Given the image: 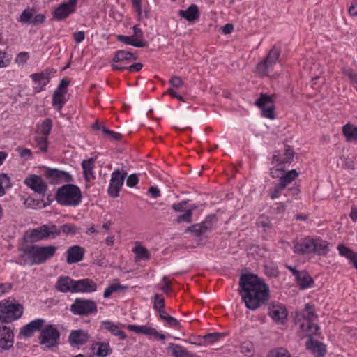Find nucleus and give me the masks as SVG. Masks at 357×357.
Returning a JSON list of instances; mask_svg holds the SVG:
<instances>
[{"mask_svg":"<svg viewBox=\"0 0 357 357\" xmlns=\"http://www.w3.org/2000/svg\"><path fill=\"white\" fill-rule=\"evenodd\" d=\"M294 158V151L288 148L284 153L275 151L273 155L272 165L270 169V174L273 178H279L280 181L274 185L269 190V196L272 199L278 198L287 187L299 175L295 170L285 171V165L290 164Z\"/></svg>","mask_w":357,"mask_h":357,"instance_id":"nucleus-1","label":"nucleus"},{"mask_svg":"<svg viewBox=\"0 0 357 357\" xmlns=\"http://www.w3.org/2000/svg\"><path fill=\"white\" fill-rule=\"evenodd\" d=\"M240 295L245 307L255 310L269 298V288L256 275L244 273L239 281Z\"/></svg>","mask_w":357,"mask_h":357,"instance_id":"nucleus-2","label":"nucleus"},{"mask_svg":"<svg viewBox=\"0 0 357 357\" xmlns=\"http://www.w3.org/2000/svg\"><path fill=\"white\" fill-rule=\"evenodd\" d=\"M316 318L312 307L308 303L305 305L303 312L296 314V319L301 323L300 328L303 335L311 337L317 333L319 327L314 322ZM306 347L316 357H322L326 351L323 343L312 338L309 339Z\"/></svg>","mask_w":357,"mask_h":357,"instance_id":"nucleus-3","label":"nucleus"},{"mask_svg":"<svg viewBox=\"0 0 357 357\" xmlns=\"http://www.w3.org/2000/svg\"><path fill=\"white\" fill-rule=\"evenodd\" d=\"M293 251L299 255L312 253L325 255L329 251V243L319 237L307 236L294 242Z\"/></svg>","mask_w":357,"mask_h":357,"instance_id":"nucleus-4","label":"nucleus"},{"mask_svg":"<svg viewBox=\"0 0 357 357\" xmlns=\"http://www.w3.org/2000/svg\"><path fill=\"white\" fill-rule=\"evenodd\" d=\"M56 250L57 248L54 245H31L23 248V253L30 260L31 264H41L51 259Z\"/></svg>","mask_w":357,"mask_h":357,"instance_id":"nucleus-5","label":"nucleus"},{"mask_svg":"<svg viewBox=\"0 0 357 357\" xmlns=\"http://www.w3.org/2000/svg\"><path fill=\"white\" fill-rule=\"evenodd\" d=\"M81 191L78 187L66 184L59 188L56 192V201L61 205L76 206L81 201Z\"/></svg>","mask_w":357,"mask_h":357,"instance_id":"nucleus-6","label":"nucleus"},{"mask_svg":"<svg viewBox=\"0 0 357 357\" xmlns=\"http://www.w3.org/2000/svg\"><path fill=\"white\" fill-rule=\"evenodd\" d=\"M59 234L60 230L56 225L49 224L28 230L25 234V238L28 241L33 243L48 238L54 239Z\"/></svg>","mask_w":357,"mask_h":357,"instance_id":"nucleus-7","label":"nucleus"},{"mask_svg":"<svg viewBox=\"0 0 357 357\" xmlns=\"http://www.w3.org/2000/svg\"><path fill=\"white\" fill-rule=\"evenodd\" d=\"M23 306L13 301L4 299L0 302V312L7 323L20 319L23 314Z\"/></svg>","mask_w":357,"mask_h":357,"instance_id":"nucleus-8","label":"nucleus"},{"mask_svg":"<svg viewBox=\"0 0 357 357\" xmlns=\"http://www.w3.org/2000/svg\"><path fill=\"white\" fill-rule=\"evenodd\" d=\"M279 56L280 50L273 47L265 59L257 65L256 73L260 76H268L272 72L273 66L277 63Z\"/></svg>","mask_w":357,"mask_h":357,"instance_id":"nucleus-9","label":"nucleus"},{"mask_svg":"<svg viewBox=\"0 0 357 357\" xmlns=\"http://www.w3.org/2000/svg\"><path fill=\"white\" fill-rule=\"evenodd\" d=\"M127 329L135 334H142L151 338L163 341L165 340V335L158 331L155 327L151 324H146L144 325L137 324H128L126 326Z\"/></svg>","mask_w":357,"mask_h":357,"instance_id":"nucleus-10","label":"nucleus"},{"mask_svg":"<svg viewBox=\"0 0 357 357\" xmlns=\"http://www.w3.org/2000/svg\"><path fill=\"white\" fill-rule=\"evenodd\" d=\"M59 337V331L52 325H47L40 332V343L47 348H52L58 345Z\"/></svg>","mask_w":357,"mask_h":357,"instance_id":"nucleus-11","label":"nucleus"},{"mask_svg":"<svg viewBox=\"0 0 357 357\" xmlns=\"http://www.w3.org/2000/svg\"><path fill=\"white\" fill-rule=\"evenodd\" d=\"M255 104L261 109L262 116L269 119L275 118V105L272 96L261 94Z\"/></svg>","mask_w":357,"mask_h":357,"instance_id":"nucleus-12","label":"nucleus"},{"mask_svg":"<svg viewBox=\"0 0 357 357\" xmlns=\"http://www.w3.org/2000/svg\"><path fill=\"white\" fill-rule=\"evenodd\" d=\"M126 172L119 169L114 171L111 175V179L108 188V193L113 198L118 197L119 192L123 185Z\"/></svg>","mask_w":357,"mask_h":357,"instance_id":"nucleus-13","label":"nucleus"},{"mask_svg":"<svg viewBox=\"0 0 357 357\" xmlns=\"http://www.w3.org/2000/svg\"><path fill=\"white\" fill-rule=\"evenodd\" d=\"M268 314L275 323L284 324L287 320L288 312L283 304L273 302L268 307Z\"/></svg>","mask_w":357,"mask_h":357,"instance_id":"nucleus-14","label":"nucleus"},{"mask_svg":"<svg viewBox=\"0 0 357 357\" xmlns=\"http://www.w3.org/2000/svg\"><path fill=\"white\" fill-rule=\"evenodd\" d=\"M77 0H69L59 5L54 11L53 17L58 20H62L73 13L76 8Z\"/></svg>","mask_w":357,"mask_h":357,"instance_id":"nucleus-15","label":"nucleus"},{"mask_svg":"<svg viewBox=\"0 0 357 357\" xmlns=\"http://www.w3.org/2000/svg\"><path fill=\"white\" fill-rule=\"evenodd\" d=\"M45 20V15L41 13L38 14L34 10L26 8L21 13L18 21L23 24L29 23L36 25L42 24Z\"/></svg>","mask_w":357,"mask_h":357,"instance_id":"nucleus-16","label":"nucleus"},{"mask_svg":"<svg viewBox=\"0 0 357 357\" xmlns=\"http://www.w3.org/2000/svg\"><path fill=\"white\" fill-rule=\"evenodd\" d=\"M14 343L13 331L8 326H3L0 329V352L9 350Z\"/></svg>","mask_w":357,"mask_h":357,"instance_id":"nucleus-17","label":"nucleus"},{"mask_svg":"<svg viewBox=\"0 0 357 357\" xmlns=\"http://www.w3.org/2000/svg\"><path fill=\"white\" fill-rule=\"evenodd\" d=\"M25 184L36 192L43 194L46 192L47 185L43 179L37 175H32L26 178L24 181Z\"/></svg>","mask_w":357,"mask_h":357,"instance_id":"nucleus-18","label":"nucleus"},{"mask_svg":"<svg viewBox=\"0 0 357 357\" xmlns=\"http://www.w3.org/2000/svg\"><path fill=\"white\" fill-rule=\"evenodd\" d=\"M46 176L52 183L68 182L72 180L71 176L68 172L56 169H47L46 172Z\"/></svg>","mask_w":357,"mask_h":357,"instance_id":"nucleus-19","label":"nucleus"},{"mask_svg":"<svg viewBox=\"0 0 357 357\" xmlns=\"http://www.w3.org/2000/svg\"><path fill=\"white\" fill-rule=\"evenodd\" d=\"M84 252V249L78 245L68 248L66 252V262L72 264L80 261L83 259Z\"/></svg>","mask_w":357,"mask_h":357,"instance_id":"nucleus-20","label":"nucleus"},{"mask_svg":"<svg viewBox=\"0 0 357 357\" xmlns=\"http://www.w3.org/2000/svg\"><path fill=\"white\" fill-rule=\"evenodd\" d=\"M44 324L45 320L43 319H35L23 326L20 329V335L25 337H29L32 336L35 332L40 330Z\"/></svg>","mask_w":357,"mask_h":357,"instance_id":"nucleus-21","label":"nucleus"},{"mask_svg":"<svg viewBox=\"0 0 357 357\" xmlns=\"http://www.w3.org/2000/svg\"><path fill=\"white\" fill-rule=\"evenodd\" d=\"M70 310L74 314L84 315L89 312V301L80 298L75 299L70 306Z\"/></svg>","mask_w":357,"mask_h":357,"instance_id":"nucleus-22","label":"nucleus"},{"mask_svg":"<svg viewBox=\"0 0 357 357\" xmlns=\"http://www.w3.org/2000/svg\"><path fill=\"white\" fill-rule=\"evenodd\" d=\"M31 78L34 84L37 85V86L35 87V91L36 92L41 91L44 86L50 82L49 73L47 71L31 74Z\"/></svg>","mask_w":357,"mask_h":357,"instance_id":"nucleus-23","label":"nucleus"},{"mask_svg":"<svg viewBox=\"0 0 357 357\" xmlns=\"http://www.w3.org/2000/svg\"><path fill=\"white\" fill-rule=\"evenodd\" d=\"M100 327L103 329L107 330L113 335L118 337L119 340H125L127 337L125 333L119 328V326L110 321H102L101 322Z\"/></svg>","mask_w":357,"mask_h":357,"instance_id":"nucleus-24","label":"nucleus"},{"mask_svg":"<svg viewBox=\"0 0 357 357\" xmlns=\"http://www.w3.org/2000/svg\"><path fill=\"white\" fill-rule=\"evenodd\" d=\"M179 15L189 22H193L199 17V10L196 4L190 5L186 10H180Z\"/></svg>","mask_w":357,"mask_h":357,"instance_id":"nucleus-25","label":"nucleus"},{"mask_svg":"<svg viewBox=\"0 0 357 357\" xmlns=\"http://www.w3.org/2000/svg\"><path fill=\"white\" fill-rule=\"evenodd\" d=\"M92 350L96 357H107L112 353L109 344L105 342H98L93 344Z\"/></svg>","mask_w":357,"mask_h":357,"instance_id":"nucleus-26","label":"nucleus"},{"mask_svg":"<svg viewBox=\"0 0 357 357\" xmlns=\"http://www.w3.org/2000/svg\"><path fill=\"white\" fill-rule=\"evenodd\" d=\"M88 340L87 333L82 330H75L70 333L68 341L72 346L82 344Z\"/></svg>","mask_w":357,"mask_h":357,"instance_id":"nucleus-27","label":"nucleus"},{"mask_svg":"<svg viewBox=\"0 0 357 357\" xmlns=\"http://www.w3.org/2000/svg\"><path fill=\"white\" fill-rule=\"evenodd\" d=\"M132 251L135 255L136 261H147L150 258L149 250L138 241L135 243Z\"/></svg>","mask_w":357,"mask_h":357,"instance_id":"nucleus-28","label":"nucleus"},{"mask_svg":"<svg viewBox=\"0 0 357 357\" xmlns=\"http://www.w3.org/2000/svg\"><path fill=\"white\" fill-rule=\"evenodd\" d=\"M74 280L68 276L61 277L56 284V288L61 292L73 293Z\"/></svg>","mask_w":357,"mask_h":357,"instance_id":"nucleus-29","label":"nucleus"},{"mask_svg":"<svg viewBox=\"0 0 357 357\" xmlns=\"http://www.w3.org/2000/svg\"><path fill=\"white\" fill-rule=\"evenodd\" d=\"M296 282L301 289H305L310 288L313 284V280L311 276L305 271H301L298 276L295 278Z\"/></svg>","mask_w":357,"mask_h":357,"instance_id":"nucleus-30","label":"nucleus"},{"mask_svg":"<svg viewBox=\"0 0 357 357\" xmlns=\"http://www.w3.org/2000/svg\"><path fill=\"white\" fill-rule=\"evenodd\" d=\"M342 132L347 141H357V126L347 123L343 126Z\"/></svg>","mask_w":357,"mask_h":357,"instance_id":"nucleus-31","label":"nucleus"},{"mask_svg":"<svg viewBox=\"0 0 357 357\" xmlns=\"http://www.w3.org/2000/svg\"><path fill=\"white\" fill-rule=\"evenodd\" d=\"M113 59L115 62L121 61L127 64L128 61L135 60L136 57L130 52L119 50L116 52Z\"/></svg>","mask_w":357,"mask_h":357,"instance_id":"nucleus-32","label":"nucleus"},{"mask_svg":"<svg viewBox=\"0 0 357 357\" xmlns=\"http://www.w3.org/2000/svg\"><path fill=\"white\" fill-rule=\"evenodd\" d=\"M118 39L119 41L122 42L124 44L132 45L137 47H144L146 46V43L144 41H139L135 40L133 37L119 35L118 36Z\"/></svg>","mask_w":357,"mask_h":357,"instance_id":"nucleus-33","label":"nucleus"},{"mask_svg":"<svg viewBox=\"0 0 357 357\" xmlns=\"http://www.w3.org/2000/svg\"><path fill=\"white\" fill-rule=\"evenodd\" d=\"M52 120L47 119L40 125L38 126L36 135L48 137L52 130Z\"/></svg>","mask_w":357,"mask_h":357,"instance_id":"nucleus-34","label":"nucleus"},{"mask_svg":"<svg viewBox=\"0 0 357 357\" xmlns=\"http://www.w3.org/2000/svg\"><path fill=\"white\" fill-rule=\"evenodd\" d=\"M89 291V280L88 279L74 280L73 293L86 292Z\"/></svg>","mask_w":357,"mask_h":357,"instance_id":"nucleus-35","label":"nucleus"},{"mask_svg":"<svg viewBox=\"0 0 357 357\" xmlns=\"http://www.w3.org/2000/svg\"><path fill=\"white\" fill-rule=\"evenodd\" d=\"M66 102V95L54 92L52 98L53 107L59 112H60Z\"/></svg>","mask_w":357,"mask_h":357,"instance_id":"nucleus-36","label":"nucleus"},{"mask_svg":"<svg viewBox=\"0 0 357 357\" xmlns=\"http://www.w3.org/2000/svg\"><path fill=\"white\" fill-rule=\"evenodd\" d=\"M12 186L10 178L5 174H0V197L6 193V190Z\"/></svg>","mask_w":357,"mask_h":357,"instance_id":"nucleus-37","label":"nucleus"},{"mask_svg":"<svg viewBox=\"0 0 357 357\" xmlns=\"http://www.w3.org/2000/svg\"><path fill=\"white\" fill-rule=\"evenodd\" d=\"M225 337V334L222 333H211L206 334L203 336L204 340V344H212L218 341H219L220 339Z\"/></svg>","mask_w":357,"mask_h":357,"instance_id":"nucleus-38","label":"nucleus"},{"mask_svg":"<svg viewBox=\"0 0 357 357\" xmlns=\"http://www.w3.org/2000/svg\"><path fill=\"white\" fill-rule=\"evenodd\" d=\"M240 351L246 356L254 357L255 347L253 343L250 341L242 342L240 347Z\"/></svg>","mask_w":357,"mask_h":357,"instance_id":"nucleus-39","label":"nucleus"},{"mask_svg":"<svg viewBox=\"0 0 357 357\" xmlns=\"http://www.w3.org/2000/svg\"><path fill=\"white\" fill-rule=\"evenodd\" d=\"M126 289H127L126 287L122 286L118 282L112 283L105 289L103 296L105 298H109L114 292L119 291Z\"/></svg>","mask_w":357,"mask_h":357,"instance_id":"nucleus-40","label":"nucleus"},{"mask_svg":"<svg viewBox=\"0 0 357 357\" xmlns=\"http://www.w3.org/2000/svg\"><path fill=\"white\" fill-rule=\"evenodd\" d=\"M267 357H291L289 351L282 347L275 348L269 351Z\"/></svg>","mask_w":357,"mask_h":357,"instance_id":"nucleus-41","label":"nucleus"},{"mask_svg":"<svg viewBox=\"0 0 357 357\" xmlns=\"http://www.w3.org/2000/svg\"><path fill=\"white\" fill-rule=\"evenodd\" d=\"M37 146L41 151L45 152L47 149V137L36 135L35 137Z\"/></svg>","mask_w":357,"mask_h":357,"instance_id":"nucleus-42","label":"nucleus"},{"mask_svg":"<svg viewBox=\"0 0 357 357\" xmlns=\"http://www.w3.org/2000/svg\"><path fill=\"white\" fill-rule=\"evenodd\" d=\"M169 347L172 348V352L175 357H185L187 355V352L181 346L171 343Z\"/></svg>","mask_w":357,"mask_h":357,"instance_id":"nucleus-43","label":"nucleus"},{"mask_svg":"<svg viewBox=\"0 0 357 357\" xmlns=\"http://www.w3.org/2000/svg\"><path fill=\"white\" fill-rule=\"evenodd\" d=\"M102 134L106 138L110 140L116 141L121 138V135L120 133L109 130L107 128H102Z\"/></svg>","mask_w":357,"mask_h":357,"instance_id":"nucleus-44","label":"nucleus"},{"mask_svg":"<svg viewBox=\"0 0 357 357\" xmlns=\"http://www.w3.org/2000/svg\"><path fill=\"white\" fill-rule=\"evenodd\" d=\"M337 249L338 250L339 255L341 257H345L346 259L354 252L344 244H339L337 247Z\"/></svg>","mask_w":357,"mask_h":357,"instance_id":"nucleus-45","label":"nucleus"},{"mask_svg":"<svg viewBox=\"0 0 357 357\" xmlns=\"http://www.w3.org/2000/svg\"><path fill=\"white\" fill-rule=\"evenodd\" d=\"M165 321L168 327L174 328L175 329H180L181 327L180 321L170 315L166 317Z\"/></svg>","mask_w":357,"mask_h":357,"instance_id":"nucleus-46","label":"nucleus"},{"mask_svg":"<svg viewBox=\"0 0 357 357\" xmlns=\"http://www.w3.org/2000/svg\"><path fill=\"white\" fill-rule=\"evenodd\" d=\"M192 213L191 209H187L184 211L183 214L178 216L177 222H185L187 223H190L191 222Z\"/></svg>","mask_w":357,"mask_h":357,"instance_id":"nucleus-47","label":"nucleus"},{"mask_svg":"<svg viewBox=\"0 0 357 357\" xmlns=\"http://www.w3.org/2000/svg\"><path fill=\"white\" fill-rule=\"evenodd\" d=\"M153 308L155 310L165 308L164 298L158 294L154 295Z\"/></svg>","mask_w":357,"mask_h":357,"instance_id":"nucleus-48","label":"nucleus"},{"mask_svg":"<svg viewBox=\"0 0 357 357\" xmlns=\"http://www.w3.org/2000/svg\"><path fill=\"white\" fill-rule=\"evenodd\" d=\"M70 84V80L68 79H63L59 85L58 86L57 89L54 92H57L59 93L66 94L67 93V88Z\"/></svg>","mask_w":357,"mask_h":357,"instance_id":"nucleus-49","label":"nucleus"},{"mask_svg":"<svg viewBox=\"0 0 357 357\" xmlns=\"http://www.w3.org/2000/svg\"><path fill=\"white\" fill-rule=\"evenodd\" d=\"M343 73L350 79L354 85L357 86V74L351 69H344Z\"/></svg>","mask_w":357,"mask_h":357,"instance_id":"nucleus-50","label":"nucleus"},{"mask_svg":"<svg viewBox=\"0 0 357 357\" xmlns=\"http://www.w3.org/2000/svg\"><path fill=\"white\" fill-rule=\"evenodd\" d=\"M60 233L62 231L66 234H73L76 232V227L70 224H65L61 227Z\"/></svg>","mask_w":357,"mask_h":357,"instance_id":"nucleus-51","label":"nucleus"},{"mask_svg":"<svg viewBox=\"0 0 357 357\" xmlns=\"http://www.w3.org/2000/svg\"><path fill=\"white\" fill-rule=\"evenodd\" d=\"M139 182L138 176L136 174H132L126 179V185L130 188H134Z\"/></svg>","mask_w":357,"mask_h":357,"instance_id":"nucleus-52","label":"nucleus"},{"mask_svg":"<svg viewBox=\"0 0 357 357\" xmlns=\"http://www.w3.org/2000/svg\"><path fill=\"white\" fill-rule=\"evenodd\" d=\"M29 54L27 52H20L17 54L15 62L19 65H24L29 59Z\"/></svg>","mask_w":357,"mask_h":357,"instance_id":"nucleus-53","label":"nucleus"},{"mask_svg":"<svg viewBox=\"0 0 357 357\" xmlns=\"http://www.w3.org/2000/svg\"><path fill=\"white\" fill-rule=\"evenodd\" d=\"M131 36L133 37L135 40L144 41L142 39L143 32L139 25H135L133 26V35Z\"/></svg>","mask_w":357,"mask_h":357,"instance_id":"nucleus-54","label":"nucleus"},{"mask_svg":"<svg viewBox=\"0 0 357 357\" xmlns=\"http://www.w3.org/2000/svg\"><path fill=\"white\" fill-rule=\"evenodd\" d=\"M162 284L160 287V289L165 294H168L171 289H170V281L169 280V278L167 276H164L162 279Z\"/></svg>","mask_w":357,"mask_h":357,"instance_id":"nucleus-55","label":"nucleus"},{"mask_svg":"<svg viewBox=\"0 0 357 357\" xmlns=\"http://www.w3.org/2000/svg\"><path fill=\"white\" fill-rule=\"evenodd\" d=\"M133 8L139 18L142 17V0H131Z\"/></svg>","mask_w":357,"mask_h":357,"instance_id":"nucleus-56","label":"nucleus"},{"mask_svg":"<svg viewBox=\"0 0 357 357\" xmlns=\"http://www.w3.org/2000/svg\"><path fill=\"white\" fill-rule=\"evenodd\" d=\"M171 85L172 86V87L175 88V89H178L180 87H181L183 84V82L182 81V79L179 77H177V76H174V77H172L169 81Z\"/></svg>","mask_w":357,"mask_h":357,"instance_id":"nucleus-57","label":"nucleus"},{"mask_svg":"<svg viewBox=\"0 0 357 357\" xmlns=\"http://www.w3.org/2000/svg\"><path fill=\"white\" fill-rule=\"evenodd\" d=\"M208 220L204 222L200 225H195L192 227L195 229L196 231L201 232H205L208 229H211V226H207Z\"/></svg>","mask_w":357,"mask_h":357,"instance_id":"nucleus-58","label":"nucleus"},{"mask_svg":"<svg viewBox=\"0 0 357 357\" xmlns=\"http://www.w3.org/2000/svg\"><path fill=\"white\" fill-rule=\"evenodd\" d=\"M13 288L11 283H0V296L8 292Z\"/></svg>","mask_w":357,"mask_h":357,"instance_id":"nucleus-59","label":"nucleus"},{"mask_svg":"<svg viewBox=\"0 0 357 357\" xmlns=\"http://www.w3.org/2000/svg\"><path fill=\"white\" fill-rule=\"evenodd\" d=\"M187 204V202L183 201L178 203H175L172 205V208L177 212H183L185 211V205Z\"/></svg>","mask_w":357,"mask_h":357,"instance_id":"nucleus-60","label":"nucleus"},{"mask_svg":"<svg viewBox=\"0 0 357 357\" xmlns=\"http://www.w3.org/2000/svg\"><path fill=\"white\" fill-rule=\"evenodd\" d=\"M112 67L113 69L119 70H121L127 68L125 63L121 61L115 62L114 59L112 60Z\"/></svg>","mask_w":357,"mask_h":357,"instance_id":"nucleus-61","label":"nucleus"},{"mask_svg":"<svg viewBox=\"0 0 357 357\" xmlns=\"http://www.w3.org/2000/svg\"><path fill=\"white\" fill-rule=\"evenodd\" d=\"M149 192L151 195V197L153 198H157L160 197V191L156 186H151L149 189Z\"/></svg>","mask_w":357,"mask_h":357,"instance_id":"nucleus-62","label":"nucleus"},{"mask_svg":"<svg viewBox=\"0 0 357 357\" xmlns=\"http://www.w3.org/2000/svg\"><path fill=\"white\" fill-rule=\"evenodd\" d=\"M347 259L357 270V253L354 252L351 255L347 257Z\"/></svg>","mask_w":357,"mask_h":357,"instance_id":"nucleus-63","label":"nucleus"},{"mask_svg":"<svg viewBox=\"0 0 357 357\" xmlns=\"http://www.w3.org/2000/svg\"><path fill=\"white\" fill-rule=\"evenodd\" d=\"M349 14L352 17L357 16V2L354 1L348 9Z\"/></svg>","mask_w":357,"mask_h":357,"instance_id":"nucleus-64","label":"nucleus"}]
</instances>
